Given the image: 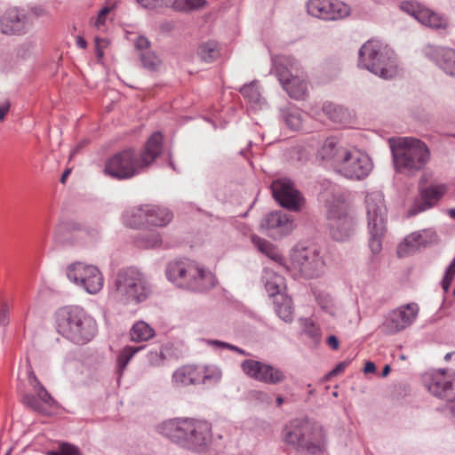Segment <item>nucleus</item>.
I'll return each mask as SVG.
<instances>
[{"label": "nucleus", "instance_id": "f257e3e1", "mask_svg": "<svg viewBox=\"0 0 455 455\" xmlns=\"http://www.w3.org/2000/svg\"><path fill=\"white\" fill-rule=\"evenodd\" d=\"M163 135L154 132L147 140L143 149L138 153L134 148L122 149L108 157L104 165V173L118 180H130L144 172L161 155Z\"/></svg>", "mask_w": 455, "mask_h": 455}, {"label": "nucleus", "instance_id": "f03ea898", "mask_svg": "<svg viewBox=\"0 0 455 455\" xmlns=\"http://www.w3.org/2000/svg\"><path fill=\"white\" fill-rule=\"evenodd\" d=\"M156 431L178 446L194 451H206L212 443V425L193 418H175L156 426Z\"/></svg>", "mask_w": 455, "mask_h": 455}, {"label": "nucleus", "instance_id": "7ed1b4c3", "mask_svg": "<svg viewBox=\"0 0 455 455\" xmlns=\"http://www.w3.org/2000/svg\"><path fill=\"white\" fill-rule=\"evenodd\" d=\"M55 318L57 332L76 345H85L97 334L96 321L82 307H60L56 312Z\"/></svg>", "mask_w": 455, "mask_h": 455}, {"label": "nucleus", "instance_id": "20e7f679", "mask_svg": "<svg viewBox=\"0 0 455 455\" xmlns=\"http://www.w3.org/2000/svg\"><path fill=\"white\" fill-rule=\"evenodd\" d=\"M283 440L288 445L308 455H323L326 447L323 427L307 419H295L283 427Z\"/></svg>", "mask_w": 455, "mask_h": 455}, {"label": "nucleus", "instance_id": "39448f33", "mask_svg": "<svg viewBox=\"0 0 455 455\" xmlns=\"http://www.w3.org/2000/svg\"><path fill=\"white\" fill-rule=\"evenodd\" d=\"M395 169L405 175H414L428 163L430 152L425 142L415 138H399L391 143Z\"/></svg>", "mask_w": 455, "mask_h": 455}, {"label": "nucleus", "instance_id": "423d86ee", "mask_svg": "<svg viewBox=\"0 0 455 455\" xmlns=\"http://www.w3.org/2000/svg\"><path fill=\"white\" fill-rule=\"evenodd\" d=\"M168 280L177 286L196 292L208 291L216 280L211 271L193 260L183 259L171 261L166 267Z\"/></svg>", "mask_w": 455, "mask_h": 455}, {"label": "nucleus", "instance_id": "0eeeda50", "mask_svg": "<svg viewBox=\"0 0 455 455\" xmlns=\"http://www.w3.org/2000/svg\"><path fill=\"white\" fill-rule=\"evenodd\" d=\"M113 296L124 305H137L145 301L152 288L143 273L135 267L121 269L114 280Z\"/></svg>", "mask_w": 455, "mask_h": 455}, {"label": "nucleus", "instance_id": "6e6552de", "mask_svg": "<svg viewBox=\"0 0 455 455\" xmlns=\"http://www.w3.org/2000/svg\"><path fill=\"white\" fill-rule=\"evenodd\" d=\"M358 55V65L379 77L390 79L396 76L395 54L379 41H367L360 48Z\"/></svg>", "mask_w": 455, "mask_h": 455}, {"label": "nucleus", "instance_id": "1a4fd4ad", "mask_svg": "<svg viewBox=\"0 0 455 455\" xmlns=\"http://www.w3.org/2000/svg\"><path fill=\"white\" fill-rule=\"evenodd\" d=\"M365 208L369 230V247L373 254L382 249V239L387 231V207L384 196L379 191L367 193Z\"/></svg>", "mask_w": 455, "mask_h": 455}, {"label": "nucleus", "instance_id": "9d476101", "mask_svg": "<svg viewBox=\"0 0 455 455\" xmlns=\"http://www.w3.org/2000/svg\"><path fill=\"white\" fill-rule=\"evenodd\" d=\"M290 271L296 277L312 279L324 271L325 262L321 251L315 246H295L290 254Z\"/></svg>", "mask_w": 455, "mask_h": 455}, {"label": "nucleus", "instance_id": "9b49d317", "mask_svg": "<svg viewBox=\"0 0 455 455\" xmlns=\"http://www.w3.org/2000/svg\"><path fill=\"white\" fill-rule=\"evenodd\" d=\"M275 74L283 90L295 100H301L307 94V81L298 75L299 63L291 56L281 55L273 59Z\"/></svg>", "mask_w": 455, "mask_h": 455}, {"label": "nucleus", "instance_id": "f8f14e48", "mask_svg": "<svg viewBox=\"0 0 455 455\" xmlns=\"http://www.w3.org/2000/svg\"><path fill=\"white\" fill-rule=\"evenodd\" d=\"M372 167L368 155L355 148H348L335 172L346 179L362 180L371 173Z\"/></svg>", "mask_w": 455, "mask_h": 455}, {"label": "nucleus", "instance_id": "ddd939ff", "mask_svg": "<svg viewBox=\"0 0 455 455\" xmlns=\"http://www.w3.org/2000/svg\"><path fill=\"white\" fill-rule=\"evenodd\" d=\"M68 278L90 294L98 293L103 287V275L98 267L76 262L67 268Z\"/></svg>", "mask_w": 455, "mask_h": 455}, {"label": "nucleus", "instance_id": "4468645a", "mask_svg": "<svg viewBox=\"0 0 455 455\" xmlns=\"http://www.w3.org/2000/svg\"><path fill=\"white\" fill-rule=\"evenodd\" d=\"M329 228L331 237L339 242L347 240L355 231V222L348 215L344 202H338L329 205Z\"/></svg>", "mask_w": 455, "mask_h": 455}, {"label": "nucleus", "instance_id": "2eb2a0df", "mask_svg": "<svg viewBox=\"0 0 455 455\" xmlns=\"http://www.w3.org/2000/svg\"><path fill=\"white\" fill-rule=\"evenodd\" d=\"M137 214L140 216L144 215L145 222L155 227H165L172 221L173 217L169 209L165 207L148 204L127 212L124 216L125 225L132 228H140L141 226L140 220H131V217Z\"/></svg>", "mask_w": 455, "mask_h": 455}, {"label": "nucleus", "instance_id": "dca6fc26", "mask_svg": "<svg viewBox=\"0 0 455 455\" xmlns=\"http://www.w3.org/2000/svg\"><path fill=\"white\" fill-rule=\"evenodd\" d=\"M28 384L40 400H36V395L32 393H22L21 403L31 411L44 415L48 414L54 406L55 400L42 385L31 368L28 371Z\"/></svg>", "mask_w": 455, "mask_h": 455}, {"label": "nucleus", "instance_id": "f3484780", "mask_svg": "<svg viewBox=\"0 0 455 455\" xmlns=\"http://www.w3.org/2000/svg\"><path fill=\"white\" fill-rule=\"evenodd\" d=\"M241 369L249 378L269 385L280 384L286 379L281 369L253 359L243 360Z\"/></svg>", "mask_w": 455, "mask_h": 455}, {"label": "nucleus", "instance_id": "a211bd4d", "mask_svg": "<svg viewBox=\"0 0 455 455\" xmlns=\"http://www.w3.org/2000/svg\"><path fill=\"white\" fill-rule=\"evenodd\" d=\"M419 310L416 303H408L394 309L386 317L381 326L382 332L392 335L403 331L415 321Z\"/></svg>", "mask_w": 455, "mask_h": 455}, {"label": "nucleus", "instance_id": "6ab92c4d", "mask_svg": "<svg viewBox=\"0 0 455 455\" xmlns=\"http://www.w3.org/2000/svg\"><path fill=\"white\" fill-rule=\"evenodd\" d=\"M309 15L323 20H338L350 14V7L339 0H309L307 3Z\"/></svg>", "mask_w": 455, "mask_h": 455}, {"label": "nucleus", "instance_id": "aec40b11", "mask_svg": "<svg viewBox=\"0 0 455 455\" xmlns=\"http://www.w3.org/2000/svg\"><path fill=\"white\" fill-rule=\"evenodd\" d=\"M32 27L28 12L18 7L7 9L0 17V32L8 36L27 34Z\"/></svg>", "mask_w": 455, "mask_h": 455}, {"label": "nucleus", "instance_id": "412c9836", "mask_svg": "<svg viewBox=\"0 0 455 455\" xmlns=\"http://www.w3.org/2000/svg\"><path fill=\"white\" fill-rule=\"evenodd\" d=\"M271 190L275 201L283 208L297 212L300 209L303 198L300 193L294 188L291 180L283 178L274 180Z\"/></svg>", "mask_w": 455, "mask_h": 455}, {"label": "nucleus", "instance_id": "4be33fe9", "mask_svg": "<svg viewBox=\"0 0 455 455\" xmlns=\"http://www.w3.org/2000/svg\"><path fill=\"white\" fill-rule=\"evenodd\" d=\"M426 386L433 395L447 399V408L455 417V400L450 398L452 393V383L448 371L446 370L435 371Z\"/></svg>", "mask_w": 455, "mask_h": 455}, {"label": "nucleus", "instance_id": "5701e85b", "mask_svg": "<svg viewBox=\"0 0 455 455\" xmlns=\"http://www.w3.org/2000/svg\"><path fill=\"white\" fill-rule=\"evenodd\" d=\"M400 8L404 12L414 17L424 26L438 29L443 28L447 25L446 20L442 16L422 6L419 3L404 1L401 3Z\"/></svg>", "mask_w": 455, "mask_h": 455}, {"label": "nucleus", "instance_id": "b1692460", "mask_svg": "<svg viewBox=\"0 0 455 455\" xmlns=\"http://www.w3.org/2000/svg\"><path fill=\"white\" fill-rule=\"evenodd\" d=\"M438 242V235L433 228H426L413 232L405 237L397 249L399 257L411 254Z\"/></svg>", "mask_w": 455, "mask_h": 455}, {"label": "nucleus", "instance_id": "393cba45", "mask_svg": "<svg viewBox=\"0 0 455 455\" xmlns=\"http://www.w3.org/2000/svg\"><path fill=\"white\" fill-rule=\"evenodd\" d=\"M447 188L443 184H431L428 187L421 188L419 190L420 199L409 211L410 216L432 208L446 193Z\"/></svg>", "mask_w": 455, "mask_h": 455}, {"label": "nucleus", "instance_id": "a878e982", "mask_svg": "<svg viewBox=\"0 0 455 455\" xmlns=\"http://www.w3.org/2000/svg\"><path fill=\"white\" fill-rule=\"evenodd\" d=\"M262 227L271 232L275 238H281L290 234L294 228L293 220L290 215L281 212H272L266 215Z\"/></svg>", "mask_w": 455, "mask_h": 455}, {"label": "nucleus", "instance_id": "bb28decb", "mask_svg": "<svg viewBox=\"0 0 455 455\" xmlns=\"http://www.w3.org/2000/svg\"><path fill=\"white\" fill-rule=\"evenodd\" d=\"M347 149L339 145L335 138H327L318 149L317 156L325 164H329L336 171Z\"/></svg>", "mask_w": 455, "mask_h": 455}, {"label": "nucleus", "instance_id": "cd10ccee", "mask_svg": "<svg viewBox=\"0 0 455 455\" xmlns=\"http://www.w3.org/2000/svg\"><path fill=\"white\" fill-rule=\"evenodd\" d=\"M425 54L447 75L455 76V50L430 45L425 49Z\"/></svg>", "mask_w": 455, "mask_h": 455}, {"label": "nucleus", "instance_id": "c85d7f7f", "mask_svg": "<svg viewBox=\"0 0 455 455\" xmlns=\"http://www.w3.org/2000/svg\"><path fill=\"white\" fill-rule=\"evenodd\" d=\"M200 367L196 365H183L178 368L172 376V383L179 387L198 385Z\"/></svg>", "mask_w": 455, "mask_h": 455}, {"label": "nucleus", "instance_id": "c756f323", "mask_svg": "<svg viewBox=\"0 0 455 455\" xmlns=\"http://www.w3.org/2000/svg\"><path fill=\"white\" fill-rule=\"evenodd\" d=\"M262 281L270 297H278L285 287L284 278L275 270L266 267L263 271Z\"/></svg>", "mask_w": 455, "mask_h": 455}, {"label": "nucleus", "instance_id": "7c9ffc66", "mask_svg": "<svg viewBox=\"0 0 455 455\" xmlns=\"http://www.w3.org/2000/svg\"><path fill=\"white\" fill-rule=\"evenodd\" d=\"M274 303L275 313L279 318L286 323H291L293 320L291 299L284 294H281L275 298Z\"/></svg>", "mask_w": 455, "mask_h": 455}, {"label": "nucleus", "instance_id": "2f4dec72", "mask_svg": "<svg viewBox=\"0 0 455 455\" xmlns=\"http://www.w3.org/2000/svg\"><path fill=\"white\" fill-rule=\"evenodd\" d=\"M282 118L286 125L293 130L298 131L300 129L303 122L301 111L294 105H289L281 109Z\"/></svg>", "mask_w": 455, "mask_h": 455}, {"label": "nucleus", "instance_id": "473e14b6", "mask_svg": "<svg viewBox=\"0 0 455 455\" xmlns=\"http://www.w3.org/2000/svg\"><path fill=\"white\" fill-rule=\"evenodd\" d=\"M323 113L336 124H345L348 118L349 114L347 108L339 105H335L331 102H326L323 106Z\"/></svg>", "mask_w": 455, "mask_h": 455}, {"label": "nucleus", "instance_id": "72a5a7b5", "mask_svg": "<svg viewBox=\"0 0 455 455\" xmlns=\"http://www.w3.org/2000/svg\"><path fill=\"white\" fill-rule=\"evenodd\" d=\"M252 244L258 249L259 251L267 255L275 261L282 260V256L278 253L275 247L267 240L261 238L256 235L251 236Z\"/></svg>", "mask_w": 455, "mask_h": 455}, {"label": "nucleus", "instance_id": "f704fd0d", "mask_svg": "<svg viewBox=\"0 0 455 455\" xmlns=\"http://www.w3.org/2000/svg\"><path fill=\"white\" fill-rule=\"evenodd\" d=\"M130 335L132 341H147L155 336V331L147 323L140 321L133 324Z\"/></svg>", "mask_w": 455, "mask_h": 455}, {"label": "nucleus", "instance_id": "c9c22d12", "mask_svg": "<svg viewBox=\"0 0 455 455\" xmlns=\"http://www.w3.org/2000/svg\"><path fill=\"white\" fill-rule=\"evenodd\" d=\"M134 243L136 246L141 249H151L161 245L162 238L156 231H150L139 234Z\"/></svg>", "mask_w": 455, "mask_h": 455}, {"label": "nucleus", "instance_id": "e433bc0d", "mask_svg": "<svg viewBox=\"0 0 455 455\" xmlns=\"http://www.w3.org/2000/svg\"><path fill=\"white\" fill-rule=\"evenodd\" d=\"M197 55L205 62H212L220 55L218 44L215 41L203 43L197 49Z\"/></svg>", "mask_w": 455, "mask_h": 455}, {"label": "nucleus", "instance_id": "4c0bfd02", "mask_svg": "<svg viewBox=\"0 0 455 455\" xmlns=\"http://www.w3.org/2000/svg\"><path fill=\"white\" fill-rule=\"evenodd\" d=\"M170 7L177 12H189L204 7L205 0H170Z\"/></svg>", "mask_w": 455, "mask_h": 455}, {"label": "nucleus", "instance_id": "58836bf2", "mask_svg": "<svg viewBox=\"0 0 455 455\" xmlns=\"http://www.w3.org/2000/svg\"><path fill=\"white\" fill-rule=\"evenodd\" d=\"M221 379V371L216 366L200 367L199 384L212 385Z\"/></svg>", "mask_w": 455, "mask_h": 455}, {"label": "nucleus", "instance_id": "ea45409f", "mask_svg": "<svg viewBox=\"0 0 455 455\" xmlns=\"http://www.w3.org/2000/svg\"><path fill=\"white\" fill-rule=\"evenodd\" d=\"M239 92L251 103L260 104L262 100L258 81H252L249 84H244L240 88Z\"/></svg>", "mask_w": 455, "mask_h": 455}, {"label": "nucleus", "instance_id": "a19ab883", "mask_svg": "<svg viewBox=\"0 0 455 455\" xmlns=\"http://www.w3.org/2000/svg\"><path fill=\"white\" fill-rule=\"evenodd\" d=\"M143 347H132L127 346L124 347L117 356V367L120 374L125 370L131 359L134 355L141 350Z\"/></svg>", "mask_w": 455, "mask_h": 455}, {"label": "nucleus", "instance_id": "79ce46f5", "mask_svg": "<svg viewBox=\"0 0 455 455\" xmlns=\"http://www.w3.org/2000/svg\"><path fill=\"white\" fill-rule=\"evenodd\" d=\"M140 60L144 68L155 71L161 64L159 57L151 50L140 53Z\"/></svg>", "mask_w": 455, "mask_h": 455}, {"label": "nucleus", "instance_id": "37998d69", "mask_svg": "<svg viewBox=\"0 0 455 455\" xmlns=\"http://www.w3.org/2000/svg\"><path fill=\"white\" fill-rule=\"evenodd\" d=\"M142 8L156 10L164 7H170V0H135Z\"/></svg>", "mask_w": 455, "mask_h": 455}, {"label": "nucleus", "instance_id": "c03bdc74", "mask_svg": "<svg viewBox=\"0 0 455 455\" xmlns=\"http://www.w3.org/2000/svg\"><path fill=\"white\" fill-rule=\"evenodd\" d=\"M49 455H82L79 449L69 443H61L58 451H51Z\"/></svg>", "mask_w": 455, "mask_h": 455}, {"label": "nucleus", "instance_id": "a18cd8bd", "mask_svg": "<svg viewBox=\"0 0 455 455\" xmlns=\"http://www.w3.org/2000/svg\"><path fill=\"white\" fill-rule=\"evenodd\" d=\"M454 275H455V258L452 259L451 264L448 266V267L445 271L444 276L442 280V287L445 292L448 291Z\"/></svg>", "mask_w": 455, "mask_h": 455}, {"label": "nucleus", "instance_id": "49530a36", "mask_svg": "<svg viewBox=\"0 0 455 455\" xmlns=\"http://www.w3.org/2000/svg\"><path fill=\"white\" fill-rule=\"evenodd\" d=\"M304 332L312 338L315 342L319 341L320 339V329L316 327L313 323L306 321L304 326Z\"/></svg>", "mask_w": 455, "mask_h": 455}, {"label": "nucleus", "instance_id": "de8ad7c7", "mask_svg": "<svg viewBox=\"0 0 455 455\" xmlns=\"http://www.w3.org/2000/svg\"><path fill=\"white\" fill-rule=\"evenodd\" d=\"M136 50L140 54L141 52H145L147 51H150V42L144 36H139L134 43Z\"/></svg>", "mask_w": 455, "mask_h": 455}, {"label": "nucleus", "instance_id": "09e8293b", "mask_svg": "<svg viewBox=\"0 0 455 455\" xmlns=\"http://www.w3.org/2000/svg\"><path fill=\"white\" fill-rule=\"evenodd\" d=\"M10 307L6 303H3L0 307V325L6 327L9 324Z\"/></svg>", "mask_w": 455, "mask_h": 455}, {"label": "nucleus", "instance_id": "8fccbe9b", "mask_svg": "<svg viewBox=\"0 0 455 455\" xmlns=\"http://www.w3.org/2000/svg\"><path fill=\"white\" fill-rule=\"evenodd\" d=\"M148 359L150 364L159 365L164 361L165 356L164 355L163 352H150L148 355Z\"/></svg>", "mask_w": 455, "mask_h": 455}, {"label": "nucleus", "instance_id": "3c124183", "mask_svg": "<svg viewBox=\"0 0 455 455\" xmlns=\"http://www.w3.org/2000/svg\"><path fill=\"white\" fill-rule=\"evenodd\" d=\"M11 102L8 99L0 100V122L4 121L7 113L10 111Z\"/></svg>", "mask_w": 455, "mask_h": 455}, {"label": "nucleus", "instance_id": "603ef678", "mask_svg": "<svg viewBox=\"0 0 455 455\" xmlns=\"http://www.w3.org/2000/svg\"><path fill=\"white\" fill-rule=\"evenodd\" d=\"M108 44V42L106 39H100L99 37L95 38L96 53H97L99 61L101 60V59L103 58V55H104V52L101 48L107 46Z\"/></svg>", "mask_w": 455, "mask_h": 455}, {"label": "nucleus", "instance_id": "864d4df0", "mask_svg": "<svg viewBox=\"0 0 455 455\" xmlns=\"http://www.w3.org/2000/svg\"><path fill=\"white\" fill-rule=\"evenodd\" d=\"M111 9L112 8H110V7H104L100 11L97 20L95 21V25L97 27H100V26L104 25L106 16L110 12Z\"/></svg>", "mask_w": 455, "mask_h": 455}, {"label": "nucleus", "instance_id": "5fc2aeb1", "mask_svg": "<svg viewBox=\"0 0 455 455\" xmlns=\"http://www.w3.org/2000/svg\"><path fill=\"white\" fill-rule=\"evenodd\" d=\"M349 363H350V361H343V362L339 363V364L336 365V367L331 371H330L328 376L329 377L336 376V375L341 373L349 365Z\"/></svg>", "mask_w": 455, "mask_h": 455}, {"label": "nucleus", "instance_id": "6e6d98bb", "mask_svg": "<svg viewBox=\"0 0 455 455\" xmlns=\"http://www.w3.org/2000/svg\"><path fill=\"white\" fill-rule=\"evenodd\" d=\"M327 344L330 347H331L333 350H337L339 348V339H337L336 336L334 335H331L328 339H327Z\"/></svg>", "mask_w": 455, "mask_h": 455}, {"label": "nucleus", "instance_id": "4d7b16f0", "mask_svg": "<svg viewBox=\"0 0 455 455\" xmlns=\"http://www.w3.org/2000/svg\"><path fill=\"white\" fill-rule=\"evenodd\" d=\"M376 371V366H375V363H372V362H367L365 363V366L363 368V372L365 374H368V373H373L374 371Z\"/></svg>", "mask_w": 455, "mask_h": 455}, {"label": "nucleus", "instance_id": "13d9d810", "mask_svg": "<svg viewBox=\"0 0 455 455\" xmlns=\"http://www.w3.org/2000/svg\"><path fill=\"white\" fill-rule=\"evenodd\" d=\"M207 343L211 344L212 346H215L217 347L225 348V345H226L227 342H223V341H220V340H218V339H209V340H207Z\"/></svg>", "mask_w": 455, "mask_h": 455}, {"label": "nucleus", "instance_id": "bf43d9fd", "mask_svg": "<svg viewBox=\"0 0 455 455\" xmlns=\"http://www.w3.org/2000/svg\"><path fill=\"white\" fill-rule=\"evenodd\" d=\"M76 44L81 49H85L87 46L86 41L82 36H77L76 38Z\"/></svg>", "mask_w": 455, "mask_h": 455}, {"label": "nucleus", "instance_id": "052dcab7", "mask_svg": "<svg viewBox=\"0 0 455 455\" xmlns=\"http://www.w3.org/2000/svg\"><path fill=\"white\" fill-rule=\"evenodd\" d=\"M71 172V170L70 169H68L66 170L63 174L61 175V178H60V182L61 183H65L66 182V180L67 178L68 177V175L70 174Z\"/></svg>", "mask_w": 455, "mask_h": 455}, {"label": "nucleus", "instance_id": "680f3d73", "mask_svg": "<svg viewBox=\"0 0 455 455\" xmlns=\"http://www.w3.org/2000/svg\"><path fill=\"white\" fill-rule=\"evenodd\" d=\"M225 348H228L229 350L235 351V352H236V350H238V347L234 346V345L229 344V343H226Z\"/></svg>", "mask_w": 455, "mask_h": 455}, {"label": "nucleus", "instance_id": "e2e57ef3", "mask_svg": "<svg viewBox=\"0 0 455 455\" xmlns=\"http://www.w3.org/2000/svg\"><path fill=\"white\" fill-rule=\"evenodd\" d=\"M389 372H390V367H389V365H386V366L384 367L383 371H382L381 375H382V377H386V376H387V374H388Z\"/></svg>", "mask_w": 455, "mask_h": 455}, {"label": "nucleus", "instance_id": "0e129e2a", "mask_svg": "<svg viewBox=\"0 0 455 455\" xmlns=\"http://www.w3.org/2000/svg\"><path fill=\"white\" fill-rule=\"evenodd\" d=\"M131 220H141V225L144 223L145 221V218H144V215H136V216H133V217H131Z\"/></svg>", "mask_w": 455, "mask_h": 455}, {"label": "nucleus", "instance_id": "69168bd1", "mask_svg": "<svg viewBox=\"0 0 455 455\" xmlns=\"http://www.w3.org/2000/svg\"><path fill=\"white\" fill-rule=\"evenodd\" d=\"M169 165H170V166H171L174 171H176V170H177V169H176V166H175V164H174V163H173V161H172V154H171V153L169 154Z\"/></svg>", "mask_w": 455, "mask_h": 455}, {"label": "nucleus", "instance_id": "338daca9", "mask_svg": "<svg viewBox=\"0 0 455 455\" xmlns=\"http://www.w3.org/2000/svg\"><path fill=\"white\" fill-rule=\"evenodd\" d=\"M283 401H284V400H283V398L282 396H278V397L276 398V403H277V405H278V406H281V405L283 403Z\"/></svg>", "mask_w": 455, "mask_h": 455}, {"label": "nucleus", "instance_id": "774afa93", "mask_svg": "<svg viewBox=\"0 0 455 455\" xmlns=\"http://www.w3.org/2000/svg\"><path fill=\"white\" fill-rule=\"evenodd\" d=\"M449 215L455 220V209H451L449 211Z\"/></svg>", "mask_w": 455, "mask_h": 455}]
</instances>
